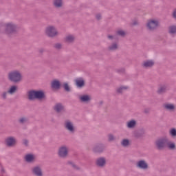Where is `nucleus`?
<instances>
[{
	"label": "nucleus",
	"mask_w": 176,
	"mask_h": 176,
	"mask_svg": "<svg viewBox=\"0 0 176 176\" xmlns=\"http://www.w3.org/2000/svg\"><path fill=\"white\" fill-rule=\"evenodd\" d=\"M29 101L38 100V101H46V94L43 90H30L28 92Z\"/></svg>",
	"instance_id": "obj_1"
},
{
	"label": "nucleus",
	"mask_w": 176,
	"mask_h": 176,
	"mask_svg": "<svg viewBox=\"0 0 176 176\" xmlns=\"http://www.w3.org/2000/svg\"><path fill=\"white\" fill-rule=\"evenodd\" d=\"M20 31V26L14 23L10 22L4 25V33L8 36H13L17 35Z\"/></svg>",
	"instance_id": "obj_2"
},
{
	"label": "nucleus",
	"mask_w": 176,
	"mask_h": 176,
	"mask_svg": "<svg viewBox=\"0 0 176 176\" xmlns=\"http://www.w3.org/2000/svg\"><path fill=\"white\" fill-rule=\"evenodd\" d=\"M7 78L11 83H20L23 80V74L19 70L15 69L8 72Z\"/></svg>",
	"instance_id": "obj_3"
},
{
	"label": "nucleus",
	"mask_w": 176,
	"mask_h": 176,
	"mask_svg": "<svg viewBox=\"0 0 176 176\" xmlns=\"http://www.w3.org/2000/svg\"><path fill=\"white\" fill-rule=\"evenodd\" d=\"M146 27L148 31L153 32V31H156L160 27V22L157 19H149L147 21Z\"/></svg>",
	"instance_id": "obj_4"
},
{
	"label": "nucleus",
	"mask_w": 176,
	"mask_h": 176,
	"mask_svg": "<svg viewBox=\"0 0 176 176\" xmlns=\"http://www.w3.org/2000/svg\"><path fill=\"white\" fill-rule=\"evenodd\" d=\"M45 34L48 38H56L58 36V31L56 26L50 25L45 29Z\"/></svg>",
	"instance_id": "obj_5"
},
{
	"label": "nucleus",
	"mask_w": 176,
	"mask_h": 176,
	"mask_svg": "<svg viewBox=\"0 0 176 176\" xmlns=\"http://www.w3.org/2000/svg\"><path fill=\"white\" fill-rule=\"evenodd\" d=\"M168 141V140L164 138L156 140L155 142L156 149H157V151H163L166 148Z\"/></svg>",
	"instance_id": "obj_6"
},
{
	"label": "nucleus",
	"mask_w": 176,
	"mask_h": 176,
	"mask_svg": "<svg viewBox=\"0 0 176 176\" xmlns=\"http://www.w3.org/2000/svg\"><path fill=\"white\" fill-rule=\"evenodd\" d=\"M64 127L70 134H75V131H76V129L75 128V125H74V122L69 120H66L64 123Z\"/></svg>",
	"instance_id": "obj_7"
},
{
	"label": "nucleus",
	"mask_w": 176,
	"mask_h": 176,
	"mask_svg": "<svg viewBox=\"0 0 176 176\" xmlns=\"http://www.w3.org/2000/svg\"><path fill=\"white\" fill-rule=\"evenodd\" d=\"M168 90H170V87L168 84H161L159 85L156 93L158 96H164V94H166Z\"/></svg>",
	"instance_id": "obj_8"
},
{
	"label": "nucleus",
	"mask_w": 176,
	"mask_h": 176,
	"mask_svg": "<svg viewBox=\"0 0 176 176\" xmlns=\"http://www.w3.org/2000/svg\"><path fill=\"white\" fill-rule=\"evenodd\" d=\"M58 155L62 159H67L68 157V147L65 145L59 147Z\"/></svg>",
	"instance_id": "obj_9"
},
{
	"label": "nucleus",
	"mask_w": 176,
	"mask_h": 176,
	"mask_svg": "<svg viewBox=\"0 0 176 176\" xmlns=\"http://www.w3.org/2000/svg\"><path fill=\"white\" fill-rule=\"evenodd\" d=\"M145 134H146V130H145L144 128H140L133 132V137L136 138V140H142V138L145 137Z\"/></svg>",
	"instance_id": "obj_10"
},
{
	"label": "nucleus",
	"mask_w": 176,
	"mask_h": 176,
	"mask_svg": "<svg viewBox=\"0 0 176 176\" xmlns=\"http://www.w3.org/2000/svg\"><path fill=\"white\" fill-rule=\"evenodd\" d=\"M16 144L17 140H16V138L13 136H9L5 140V144L6 145V146H8V148L15 146Z\"/></svg>",
	"instance_id": "obj_11"
},
{
	"label": "nucleus",
	"mask_w": 176,
	"mask_h": 176,
	"mask_svg": "<svg viewBox=\"0 0 176 176\" xmlns=\"http://www.w3.org/2000/svg\"><path fill=\"white\" fill-rule=\"evenodd\" d=\"M96 166L100 167V168H104L107 166V158L104 157H98L96 160Z\"/></svg>",
	"instance_id": "obj_12"
},
{
	"label": "nucleus",
	"mask_w": 176,
	"mask_h": 176,
	"mask_svg": "<svg viewBox=\"0 0 176 176\" xmlns=\"http://www.w3.org/2000/svg\"><path fill=\"white\" fill-rule=\"evenodd\" d=\"M136 167H138V168H140V170H148V168H149V165L146 161L142 160L137 162Z\"/></svg>",
	"instance_id": "obj_13"
},
{
	"label": "nucleus",
	"mask_w": 176,
	"mask_h": 176,
	"mask_svg": "<svg viewBox=\"0 0 176 176\" xmlns=\"http://www.w3.org/2000/svg\"><path fill=\"white\" fill-rule=\"evenodd\" d=\"M53 109L54 111H55V112H56V113H61V112H65V107L61 102L56 103L54 106Z\"/></svg>",
	"instance_id": "obj_14"
},
{
	"label": "nucleus",
	"mask_w": 176,
	"mask_h": 176,
	"mask_svg": "<svg viewBox=\"0 0 176 176\" xmlns=\"http://www.w3.org/2000/svg\"><path fill=\"white\" fill-rule=\"evenodd\" d=\"M142 67L144 69H148L149 68H153V67L155 65V60H146L142 62Z\"/></svg>",
	"instance_id": "obj_15"
},
{
	"label": "nucleus",
	"mask_w": 176,
	"mask_h": 176,
	"mask_svg": "<svg viewBox=\"0 0 176 176\" xmlns=\"http://www.w3.org/2000/svg\"><path fill=\"white\" fill-rule=\"evenodd\" d=\"M74 83L78 89H82L86 86V81H85V79L82 77L75 79Z\"/></svg>",
	"instance_id": "obj_16"
},
{
	"label": "nucleus",
	"mask_w": 176,
	"mask_h": 176,
	"mask_svg": "<svg viewBox=\"0 0 176 176\" xmlns=\"http://www.w3.org/2000/svg\"><path fill=\"white\" fill-rule=\"evenodd\" d=\"M105 151V145L103 144H96L93 148V152L94 153H102Z\"/></svg>",
	"instance_id": "obj_17"
},
{
	"label": "nucleus",
	"mask_w": 176,
	"mask_h": 176,
	"mask_svg": "<svg viewBox=\"0 0 176 176\" xmlns=\"http://www.w3.org/2000/svg\"><path fill=\"white\" fill-rule=\"evenodd\" d=\"M32 173L35 176H43V171L41 166H36L32 168Z\"/></svg>",
	"instance_id": "obj_18"
},
{
	"label": "nucleus",
	"mask_w": 176,
	"mask_h": 176,
	"mask_svg": "<svg viewBox=\"0 0 176 176\" xmlns=\"http://www.w3.org/2000/svg\"><path fill=\"white\" fill-rule=\"evenodd\" d=\"M52 5L55 9H63L64 8V0H52Z\"/></svg>",
	"instance_id": "obj_19"
},
{
	"label": "nucleus",
	"mask_w": 176,
	"mask_h": 176,
	"mask_svg": "<svg viewBox=\"0 0 176 176\" xmlns=\"http://www.w3.org/2000/svg\"><path fill=\"white\" fill-rule=\"evenodd\" d=\"M119 50V44L117 42H113L107 47V52H116Z\"/></svg>",
	"instance_id": "obj_20"
},
{
	"label": "nucleus",
	"mask_w": 176,
	"mask_h": 176,
	"mask_svg": "<svg viewBox=\"0 0 176 176\" xmlns=\"http://www.w3.org/2000/svg\"><path fill=\"white\" fill-rule=\"evenodd\" d=\"M163 108L166 111H168L169 112H174L175 111V104L173 103H165L163 104Z\"/></svg>",
	"instance_id": "obj_21"
},
{
	"label": "nucleus",
	"mask_w": 176,
	"mask_h": 176,
	"mask_svg": "<svg viewBox=\"0 0 176 176\" xmlns=\"http://www.w3.org/2000/svg\"><path fill=\"white\" fill-rule=\"evenodd\" d=\"M18 123L19 124H21V126H24V124H27L28 123H30V119L28 117L25 116H21L18 119Z\"/></svg>",
	"instance_id": "obj_22"
},
{
	"label": "nucleus",
	"mask_w": 176,
	"mask_h": 176,
	"mask_svg": "<svg viewBox=\"0 0 176 176\" xmlns=\"http://www.w3.org/2000/svg\"><path fill=\"white\" fill-rule=\"evenodd\" d=\"M51 87L55 90H60L61 89V82L58 80H54L51 82Z\"/></svg>",
	"instance_id": "obj_23"
},
{
	"label": "nucleus",
	"mask_w": 176,
	"mask_h": 176,
	"mask_svg": "<svg viewBox=\"0 0 176 176\" xmlns=\"http://www.w3.org/2000/svg\"><path fill=\"white\" fill-rule=\"evenodd\" d=\"M168 33L173 38H174V36H176V25H171L168 26Z\"/></svg>",
	"instance_id": "obj_24"
},
{
	"label": "nucleus",
	"mask_w": 176,
	"mask_h": 176,
	"mask_svg": "<svg viewBox=\"0 0 176 176\" xmlns=\"http://www.w3.org/2000/svg\"><path fill=\"white\" fill-rule=\"evenodd\" d=\"M76 39L74 35L69 34L65 36V43H74Z\"/></svg>",
	"instance_id": "obj_25"
},
{
	"label": "nucleus",
	"mask_w": 176,
	"mask_h": 176,
	"mask_svg": "<svg viewBox=\"0 0 176 176\" xmlns=\"http://www.w3.org/2000/svg\"><path fill=\"white\" fill-rule=\"evenodd\" d=\"M67 165L72 168L73 170H76V171H80L82 170L79 166L76 165V164L72 161H67Z\"/></svg>",
	"instance_id": "obj_26"
},
{
	"label": "nucleus",
	"mask_w": 176,
	"mask_h": 176,
	"mask_svg": "<svg viewBox=\"0 0 176 176\" xmlns=\"http://www.w3.org/2000/svg\"><path fill=\"white\" fill-rule=\"evenodd\" d=\"M126 90H129V86L122 85L117 87L116 91L117 94H123Z\"/></svg>",
	"instance_id": "obj_27"
},
{
	"label": "nucleus",
	"mask_w": 176,
	"mask_h": 176,
	"mask_svg": "<svg viewBox=\"0 0 176 176\" xmlns=\"http://www.w3.org/2000/svg\"><path fill=\"white\" fill-rule=\"evenodd\" d=\"M25 160L27 163H34L35 162V155L33 154H27L25 156Z\"/></svg>",
	"instance_id": "obj_28"
},
{
	"label": "nucleus",
	"mask_w": 176,
	"mask_h": 176,
	"mask_svg": "<svg viewBox=\"0 0 176 176\" xmlns=\"http://www.w3.org/2000/svg\"><path fill=\"white\" fill-rule=\"evenodd\" d=\"M137 126V120H131L126 122V127L128 129H135Z\"/></svg>",
	"instance_id": "obj_29"
},
{
	"label": "nucleus",
	"mask_w": 176,
	"mask_h": 176,
	"mask_svg": "<svg viewBox=\"0 0 176 176\" xmlns=\"http://www.w3.org/2000/svg\"><path fill=\"white\" fill-rule=\"evenodd\" d=\"M81 102H89L91 100V98L89 95H83L80 97Z\"/></svg>",
	"instance_id": "obj_30"
},
{
	"label": "nucleus",
	"mask_w": 176,
	"mask_h": 176,
	"mask_svg": "<svg viewBox=\"0 0 176 176\" xmlns=\"http://www.w3.org/2000/svg\"><path fill=\"white\" fill-rule=\"evenodd\" d=\"M17 90H19L17 85H12L9 88L8 91L9 94H14Z\"/></svg>",
	"instance_id": "obj_31"
},
{
	"label": "nucleus",
	"mask_w": 176,
	"mask_h": 176,
	"mask_svg": "<svg viewBox=\"0 0 176 176\" xmlns=\"http://www.w3.org/2000/svg\"><path fill=\"white\" fill-rule=\"evenodd\" d=\"M121 145L124 148H129L130 146V140L129 139H123L121 142Z\"/></svg>",
	"instance_id": "obj_32"
},
{
	"label": "nucleus",
	"mask_w": 176,
	"mask_h": 176,
	"mask_svg": "<svg viewBox=\"0 0 176 176\" xmlns=\"http://www.w3.org/2000/svg\"><path fill=\"white\" fill-rule=\"evenodd\" d=\"M166 145L167 148H168L170 151H175V143L171 142H166Z\"/></svg>",
	"instance_id": "obj_33"
},
{
	"label": "nucleus",
	"mask_w": 176,
	"mask_h": 176,
	"mask_svg": "<svg viewBox=\"0 0 176 176\" xmlns=\"http://www.w3.org/2000/svg\"><path fill=\"white\" fill-rule=\"evenodd\" d=\"M116 35H117V36H121V38H124V36H126V32L119 30L116 32Z\"/></svg>",
	"instance_id": "obj_34"
},
{
	"label": "nucleus",
	"mask_w": 176,
	"mask_h": 176,
	"mask_svg": "<svg viewBox=\"0 0 176 176\" xmlns=\"http://www.w3.org/2000/svg\"><path fill=\"white\" fill-rule=\"evenodd\" d=\"M53 47L55 50H61V49H63V43H56L53 45Z\"/></svg>",
	"instance_id": "obj_35"
},
{
	"label": "nucleus",
	"mask_w": 176,
	"mask_h": 176,
	"mask_svg": "<svg viewBox=\"0 0 176 176\" xmlns=\"http://www.w3.org/2000/svg\"><path fill=\"white\" fill-rule=\"evenodd\" d=\"M63 87L65 91H67V93L71 92V87H69V85H68V82L63 83Z\"/></svg>",
	"instance_id": "obj_36"
},
{
	"label": "nucleus",
	"mask_w": 176,
	"mask_h": 176,
	"mask_svg": "<svg viewBox=\"0 0 176 176\" xmlns=\"http://www.w3.org/2000/svg\"><path fill=\"white\" fill-rule=\"evenodd\" d=\"M169 135L172 137V138H176V129L172 128L169 131Z\"/></svg>",
	"instance_id": "obj_37"
},
{
	"label": "nucleus",
	"mask_w": 176,
	"mask_h": 176,
	"mask_svg": "<svg viewBox=\"0 0 176 176\" xmlns=\"http://www.w3.org/2000/svg\"><path fill=\"white\" fill-rule=\"evenodd\" d=\"M8 94H9L8 91H3L1 94V98H3V100H6L8 98Z\"/></svg>",
	"instance_id": "obj_38"
},
{
	"label": "nucleus",
	"mask_w": 176,
	"mask_h": 176,
	"mask_svg": "<svg viewBox=\"0 0 176 176\" xmlns=\"http://www.w3.org/2000/svg\"><path fill=\"white\" fill-rule=\"evenodd\" d=\"M108 141L112 142V141H115V136L113 134L108 135Z\"/></svg>",
	"instance_id": "obj_39"
},
{
	"label": "nucleus",
	"mask_w": 176,
	"mask_h": 176,
	"mask_svg": "<svg viewBox=\"0 0 176 176\" xmlns=\"http://www.w3.org/2000/svg\"><path fill=\"white\" fill-rule=\"evenodd\" d=\"M45 50L43 47L39 48L38 50V53L40 56H43V53H45Z\"/></svg>",
	"instance_id": "obj_40"
},
{
	"label": "nucleus",
	"mask_w": 176,
	"mask_h": 176,
	"mask_svg": "<svg viewBox=\"0 0 176 176\" xmlns=\"http://www.w3.org/2000/svg\"><path fill=\"white\" fill-rule=\"evenodd\" d=\"M95 17H96V19L98 20V21H100V20H101V19H102V16L101 15L100 13L96 14Z\"/></svg>",
	"instance_id": "obj_41"
},
{
	"label": "nucleus",
	"mask_w": 176,
	"mask_h": 176,
	"mask_svg": "<svg viewBox=\"0 0 176 176\" xmlns=\"http://www.w3.org/2000/svg\"><path fill=\"white\" fill-rule=\"evenodd\" d=\"M126 69L124 68H120V69H118L116 70V72H118V74H124Z\"/></svg>",
	"instance_id": "obj_42"
},
{
	"label": "nucleus",
	"mask_w": 176,
	"mask_h": 176,
	"mask_svg": "<svg viewBox=\"0 0 176 176\" xmlns=\"http://www.w3.org/2000/svg\"><path fill=\"white\" fill-rule=\"evenodd\" d=\"M115 36H113V35L112 34H107V39H109V41H113Z\"/></svg>",
	"instance_id": "obj_43"
},
{
	"label": "nucleus",
	"mask_w": 176,
	"mask_h": 176,
	"mask_svg": "<svg viewBox=\"0 0 176 176\" xmlns=\"http://www.w3.org/2000/svg\"><path fill=\"white\" fill-rule=\"evenodd\" d=\"M172 17L176 20V8H175L172 12Z\"/></svg>",
	"instance_id": "obj_44"
},
{
	"label": "nucleus",
	"mask_w": 176,
	"mask_h": 176,
	"mask_svg": "<svg viewBox=\"0 0 176 176\" xmlns=\"http://www.w3.org/2000/svg\"><path fill=\"white\" fill-rule=\"evenodd\" d=\"M23 145H25V146H28V140L26 139H24L23 140Z\"/></svg>",
	"instance_id": "obj_45"
},
{
	"label": "nucleus",
	"mask_w": 176,
	"mask_h": 176,
	"mask_svg": "<svg viewBox=\"0 0 176 176\" xmlns=\"http://www.w3.org/2000/svg\"><path fill=\"white\" fill-rule=\"evenodd\" d=\"M1 174H5V173H6V170H5V168H3V166H1Z\"/></svg>",
	"instance_id": "obj_46"
},
{
	"label": "nucleus",
	"mask_w": 176,
	"mask_h": 176,
	"mask_svg": "<svg viewBox=\"0 0 176 176\" xmlns=\"http://www.w3.org/2000/svg\"><path fill=\"white\" fill-rule=\"evenodd\" d=\"M132 25H138V21H133Z\"/></svg>",
	"instance_id": "obj_47"
},
{
	"label": "nucleus",
	"mask_w": 176,
	"mask_h": 176,
	"mask_svg": "<svg viewBox=\"0 0 176 176\" xmlns=\"http://www.w3.org/2000/svg\"><path fill=\"white\" fill-rule=\"evenodd\" d=\"M144 113H149V109H144Z\"/></svg>",
	"instance_id": "obj_48"
},
{
	"label": "nucleus",
	"mask_w": 176,
	"mask_h": 176,
	"mask_svg": "<svg viewBox=\"0 0 176 176\" xmlns=\"http://www.w3.org/2000/svg\"><path fill=\"white\" fill-rule=\"evenodd\" d=\"M102 104H103V102H102V101H100V105H102Z\"/></svg>",
	"instance_id": "obj_49"
}]
</instances>
